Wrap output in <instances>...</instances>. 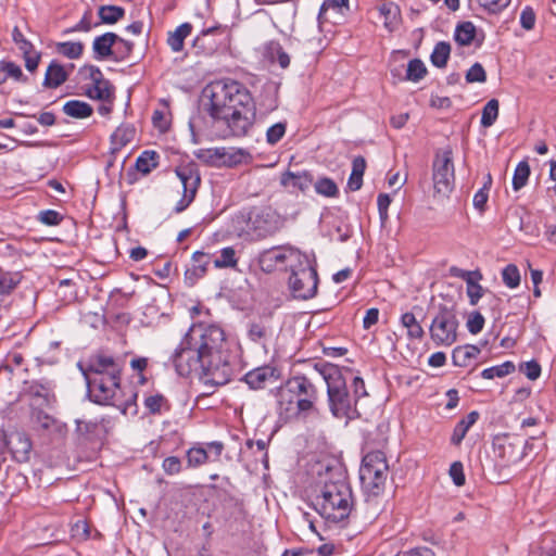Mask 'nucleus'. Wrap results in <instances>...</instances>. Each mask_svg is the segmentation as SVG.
Returning a JSON list of instances; mask_svg holds the SVG:
<instances>
[{
    "instance_id": "6",
    "label": "nucleus",
    "mask_w": 556,
    "mask_h": 556,
    "mask_svg": "<svg viewBox=\"0 0 556 556\" xmlns=\"http://www.w3.org/2000/svg\"><path fill=\"white\" fill-rule=\"evenodd\" d=\"M459 320L454 307L440 305L429 327L435 346H452L458 339Z\"/></svg>"
},
{
    "instance_id": "43",
    "label": "nucleus",
    "mask_w": 556,
    "mask_h": 556,
    "mask_svg": "<svg viewBox=\"0 0 556 556\" xmlns=\"http://www.w3.org/2000/svg\"><path fill=\"white\" fill-rule=\"evenodd\" d=\"M144 406L150 414H161L163 410H169V403L162 394H154L144 399Z\"/></svg>"
},
{
    "instance_id": "41",
    "label": "nucleus",
    "mask_w": 556,
    "mask_h": 556,
    "mask_svg": "<svg viewBox=\"0 0 556 556\" xmlns=\"http://www.w3.org/2000/svg\"><path fill=\"white\" fill-rule=\"evenodd\" d=\"M222 31L220 26H213L202 30L201 35H199L194 41L193 47L195 49H200L203 54H212L216 49V43L206 45V39L210 35H214Z\"/></svg>"
},
{
    "instance_id": "17",
    "label": "nucleus",
    "mask_w": 556,
    "mask_h": 556,
    "mask_svg": "<svg viewBox=\"0 0 556 556\" xmlns=\"http://www.w3.org/2000/svg\"><path fill=\"white\" fill-rule=\"evenodd\" d=\"M7 445L10 448L13 459L17 463H27L30 459L33 444L28 435L24 432L11 433Z\"/></svg>"
},
{
    "instance_id": "28",
    "label": "nucleus",
    "mask_w": 556,
    "mask_h": 556,
    "mask_svg": "<svg viewBox=\"0 0 556 556\" xmlns=\"http://www.w3.org/2000/svg\"><path fill=\"white\" fill-rule=\"evenodd\" d=\"M480 354V349L477 345L466 344L457 346L452 352V361L455 366L466 367L470 361Z\"/></svg>"
},
{
    "instance_id": "42",
    "label": "nucleus",
    "mask_w": 556,
    "mask_h": 556,
    "mask_svg": "<svg viewBox=\"0 0 556 556\" xmlns=\"http://www.w3.org/2000/svg\"><path fill=\"white\" fill-rule=\"evenodd\" d=\"M20 273L4 271L0 268V294L12 292L21 282Z\"/></svg>"
},
{
    "instance_id": "39",
    "label": "nucleus",
    "mask_w": 556,
    "mask_h": 556,
    "mask_svg": "<svg viewBox=\"0 0 556 556\" xmlns=\"http://www.w3.org/2000/svg\"><path fill=\"white\" fill-rule=\"evenodd\" d=\"M451 54V45L446 41L438 42L430 55V61L433 66L443 68L446 66Z\"/></svg>"
},
{
    "instance_id": "54",
    "label": "nucleus",
    "mask_w": 556,
    "mask_h": 556,
    "mask_svg": "<svg viewBox=\"0 0 556 556\" xmlns=\"http://www.w3.org/2000/svg\"><path fill=\"white\" fill-rule=\"evenodd\" d=\"M134 49V43L131 41L125 40L119 37L117 40V43L114 47L115 54H114V61L119 62L127 59Z\"/></svg>"
},
{
    "instance_id": "3",
    "label": "nucleus",
    "mask_w": 556,
    "mask_h": 556,
    "mask_svg": "<svg viewBox=\"0 0 556 556\" xmlns=\"http://www.w3.org/2000/svg\"><path fill=\"white\" fill-rule=\"evenodd\" d=\"M353 506L352 490L341 475L326 480L315 496L314 508L325 519L339 522L349 517Z\"/></svg>"
},
{
    "instance_id": "14",
    "label": "nucleus",
    "mask_w": 556,
    "mask_h": 556,
    "mask_svg": "<svg viewBox=\"0 0 556 556\" xmlns=\"http://www.w3.org/2000/svg\"><path fill=\"white\" fill-rule=\"evenodd\" d=\"M304 257L299 250L291 247H273L262 251L258 255V265L265 273H271L288 262Z\"/></svg>"
},
{
    "instance_id": "15",
    "label": "nucleus",
    "mask_w": 556,
    "mask_h": 556,
    "mask_svg": "<svg viewBox=\"0 0 556 556\" xmlns=\"http://www.w3.org/2000/svg\"><path fill=\"white\" fill-rule=\"evenodd\" d=\"M176 175L182 185V197L177 202L174 211L176 213H181L193 202L201 178L199 172L192 166H181L176 168Z\"/></svg>"
},
{
    "instance_id": "57",
    "label": "nucleus",
    "mask_w": 556,
    "mask_h": 556,
    "mask_svg": "<svg viewBox=\"0 0 556 556\" xmlns=\"http://www.w3.org/2000/svg\"><path fill=\"white\" fill-rule=\"evenodd\" d=\"M352 400L355 402L356 407H359L362 399L368 396L363 378L359 376H355L352 381Z\"/></svg>"
},
{
    "instance_id": "35",
    "label": "nucleus",
    "mask_w": 556,
    "mask_h": 556,
    "mask_svg": "<svg viewBox=\"0 0 556 556\" xmlns=\"http://www.w3.org/2000/svg\"><path fill=\"white\" fill-rule=\"evenodd\" d=\"M136 129L131 125H121L111 136L114 149H121L131 142L135 138Z\"/></svg>"
},
{
    "instance_id": "27",
    "label": "nucleus",
    "mask_w": 556,
    "mask_h": 556,
    "mask_svg": "<svg viewBox=\"0 0 556 556\" xmlns=\"http://www.w3.org/2000/svg\"><path fill=\"white\" fill-rule=\"evenodd\" d=\"M273 329L271 327L263 321H253L249 325L248 337L254 343L265 345L266 342L271 338Z\"/></svg>"
},
{
    "instance_id": "36",
    "label": "nucleus",
    "mask_w": 556,
    "mask_h": 556,
    "mask_svg": "<svg viewBox=\"0 0 556 556\" xmlns=\"http://www.w3.org/2000/svg\"><path fill=\"white\" fill-rule=\"evenodd\" d=\"M159 159L160 155L155 151L147 150L138 156L135 166L138 172L147 175L159 166Z\"/></svg>"
},
{
    "instance_id": "11",
    "label": "nucleus",
    "mask_w": 556,
    "mask_h": 556,
    "mask_svg": "<svg viewBox=\"0 0 556 556\" xmlns=\"http://www.w3.org/2000/svg\"><path fill=\"white\" fill-rule=\"evenodd\" d=\"M248 224L260 239L275 235L282 226L280 216L270 207H254L251 210Z\"/></svg>"
},
{
    "instance_id": "33",
    "label": "nucleus",
    "mask_w": 556,
    "mask_h": 556,
    "mask_svg": "<svg viewBox=\"0 0 556 556\" xmlns=\"http://www.w3.org/2000/svg\"><path fill=\"white\" fill-rule=\"evenodd\" d=\"M366 169V161L363 156L354 157L352 162V173L350 175L348 187L352 191H357L363 185V175Z\"/></svg>"
},
{
    "instance_id": "22",
    "label": "nucleus",
    "mask_w": 556,
    "mask_h": 556,
    "mask_svg": "<svg viewBox=\"0 0 556 556\" xmlns=\"http://www.w3.org/2000/svg\"><path fill=\"white\" fill-rule=\"evenodd\" d=\"M68 78V73L62 64L53 60L45 74L42 86L48 89H55L64 84Z\"/></svg>"
},
{
    "instance_id": "16",
    "label": "nucleus",
    "mask_w": 556,
    "mask_h": 556,
    "mask_svg": "<svg viewBox=\"0 0 556 556\" xmlns=\"http://www.w3.org/2000/svg\"><path fill=\"white\" fill-rule=\"evenodd\" d=\"M276 397L277 413L282 420L288 421L303 415L299 402L291 390L289 379L277 390Z\"/></svg>"
},
{
    "instance_id": "31",
    "label": "nucleus",
    "mask_w": 556,
    "mask_h": 556,
    "mask_svg": "<svg viewBox=\"0 0 556 556\" xmlns=\"http://www.w3.org/2000/svg\"><path fill=\"white\" fill-rule=\"evenodd\" d=\"M63 112L73 118H87L91 116L93 109L87 102L71 100L63 105Z\"/></svg>"
},
{
    "instance_id": "60",
    "label": "nucleus",
    "mask_w": 556,
    "mask_h": 556,
    "mask_svg": "<svg viewBox=\"0 0 556 556\" xmlns=\"http://www.w3.org/2000/svg\"><path fill=\"white\" fill-rule=\"evenodd\" d=\"M261 109H264L265 113H270L278 108V97L275 90H266L263 99L260 102Z\"/></svg>"
},
{
    "instance_id": "25",
    "label": "nucleus",
    "mask_w": 556,
    "mask_h": 556,
    "mask_svg": "<svg viewBox=\"0 0 556 556\" xmlns=\"http://www.w3.org/2000/svg\"><path fill=\"white\" fill-rule=\"evenodd\" d=\"M251 159L249 151L242 148L222 147V166L233 167Z\"/></svg>"
},
{
    "instance_id": "52",
    "label": "nucleus",
    "mask_w": 556,
    "mask_h": 556,
    "mask_svg": "<svg viewBox=\"0 0 556 556\" xmlns=\"http://www.w3.org/2000/svg\"><path fill=\"white\" fill-rule=\"evenodd\" d=\"M187 459L189 466L198 467L207 462L208 454L207 451L202 446L191 447L187 452Z\"/></svg>"
},
{
    "instance_id": "8",
    "label": "nucleus",
    "mask_w": 556,
    "mask_h": 556,
    "mask_svg": "<svg viewBox=\"0 0 556 556\" xmlns=\"http://www.w3.org/2000/svg\"><path fill=\"white\" fill-rule=\"evenodd\" d=\"M433 188L437 194L447 197L454 189L455 174L451 150L437 153L432 164Z\"/></svg>"
},
{
    "instance_id": "30",
    "label": "nucleus",
    "mask_w": 556,
    "mask_h": 556,
    "mask_svg": "<svg viewBox=\"0 0 556 556\" xmlns=\"http://www.w3.org/2000/svg\"><path fill=\"white\" fill-rule=\"evenodd\" d=\"M191 24L184 23L168 34L167 45L174 52H180L184 49V41L191 34Z\"/></svg>"
},
{
    "instance_id": "37",
    "label": "nucleus",
    "mask_w": 556,
    "mask_h": 556,
    "mask_svg": "<svg viewBox=\"0 0 556 556\" xmlns=\"http://www.w3.org/2000/svg\"><path fill=\"white\" fill-rule=\"evenodd\" d=\"M476 26L471 22H463L455 28L454 39L459 46H469L476 37Z\"/></svg>"
},
{
    "instance_id": "32",
    "label": "nucleus",
    "mask_w": 556,
    "mask_h": 556,
    "mask_svg": "<svg viewBox=\"0 0 556 556\" xmlns=\"http://www.w3.org/2000/svg\"><path fill=\"white\" fill-rule=\"evenodd\" d=\"M401 325L407 329V338L409 340H422L425 330L416 319L415 315L406 312L401 316Z\"/></svg>"
},
{
    "instance_id": "64",
    "label": "nucleus",
    "mask_w": 556,
    "mask_h": 556,
    "mask_svg": "<svg viewBox=\"0 0 556 556\" xmlns=\"http://www.w3.org/2000/svg\"><path fill=\"white\" fill-rule=\"evenodd\" d=\"M34 421L38 427L45 430L50 429L55 424L54 418L43 410H37L34 413Z\"/></svg>"
},
{
    "instance_id": "10",
    "label": "nucleus",
    "mask_w": 556,
    "mask_h": 556,
    "mask_svg": "<svg viewBox=\"0 0 556 556\" xmlns=\"http://www.w3.org/2000/svg\"><path fill=\"white\" fill-rule=\"evenodd\" d=\"M289 287L296 299L307 300L317 292L318 276L314 267L305 258V265L301 264L299 269H291Z\"/></svg>"
},
{
    "instance_id": "50",
    "label": "nucleus",
    "mask_w": 556,
    "mask_h": 556,
    "mask_svg": "<svg viewBox=\"0 0 556 556\" xmlns=\"http://www.w3.org/2000/svg\"><path fill=\"white\" fill-rule=\"evenodd\" d=\"M502 279L506 287L514 289L520 285V273L516 265L508 264L502 270Z\"/></svg>"
},
{
    "instance_id": "1",
    "label": "nucleus",
    "mask_w": 556,
    "mask_h": 556,
    "mask_svg": "<svg viewBox=\"0 0 556 556\" xmlns=\"http://www.w3.org/2000/svg\"><path fill=\"white\" fill-rule=\"evenodd\" d=\"M210 99L207 112L224 139L244 137L255 122V105L249 89L241 83L224 79L205 88Z\"/></svg>"
},
{
    "instance_id": "48",
    "label": "nucleus",
    "mask_w": 556,
    "mask_h": 556,
    "mask_svg": "<svg viewBox=\"0 0 556 556\" xmlns=\"http://www.w3.org/2000/svg\"><path fill=\"white\" fill-rule=\"evenodd\" d=\"M236 251L232 247H227L220 250L219 257L213 261L216 268L236 267L237 265Z\"/></svg>"
},
{
    "instance_id": "62",
    "label": "nucleus",
    "mask_w": 556,
    "mask_h": 556,
    "mask_svg": "<svg viewBox=\"0 0 556 556\" xmlns=\"http://www.w3.org/2000/svg\"><path fill=\"white\" fill-rule=\"evenodd\" d=\"M536 15L534 10L527 5L520 14V25L526 30H532L535 26Z\"/></svg>"
},
{
    "instance_id": "9",
    "label": "nucleus",
    "mask_w": 556,
    "mask_h": 556,
    "mask_svg": "<svg viewBox=\"0 0 556 556\" xmlns=\"http://www.w3.org/2000/svg\"><path fill=\"white\" fill-rule=\"evenodd\" d=\"M90 400L100 405L121 407L118 394L121 389V376L85 380Z\"/></svg>"
},
{
    "instance_id": "53",
    "label": "nucleus",
    "mask_w": 556,
    "mask_h": 556,
    "mask_svg": "<svg viewBox=\"0 0 556 556\" xmlns=\"http://www.w3.org/2000/svg\"><path fill=\"white\" fill-rule=\"evenodd\" d=\"M198 157L214 166H222V147L200 150Z\"/></svg>"
},
{
    "instance_id": "58",
    "label": "nucleus",
    "mask_w": 556,
    "mask_h": 556,
    "mask_svg": "<svg viewBox=\"0 0 556 556\" xmlns=\"http://www.w3.org/2000/svg\"><path fill=\"white\" fill-rule=\"evenodd\" d=\"M466 81L468 84L485 83L486 73L480 63H475L466 73Z\"/></svg>"
},
{
    "instance_id": "21",
    "label": "nucleus",
    "mask_w": 556,
    "mask_h": 556,
    "mask_svg": "<svg viewBox=\"0 0 556 556\" xmlns=\"http://www.w3.org/2000/svg\"><path fill=\"white\" fill-rule=\"evenodd\" d=\"M275 372V368L263 366L247 372L243 377V380L250 387V389L260 390L264 389L268 381L273 382L276 380L277 377Z\"/></svg>"
},
{
    "instance_id": "19",
    "label": "nucleus",
    "mask_w": 556,
    "mask_h": 556,
    "mask_svg": "<svg viewBox=\"0 0 556 556\" xmlns=\"http://www.w3.org/2000/svg\"><path fill=\"white\" fill-rule=\"evenodd\" d=\"M119 36L115 33H105L101 36L94 38L92 42V50L94 53V59L104 60L112 59L114 61L115 50L114 47L117 43Z\"/></svg>"
},
{
    "instance_id": "47",
    "label": "nucleus",
    "mask_w": 556,
    "mask_h": 556,
    "mask_svg": "<svg viewBox=\"0 0 556 556\" xmlns=\"http://www.w3.org/2000/svg\"><path fill=\"white\" fill-rule=\"evenodd\" d=\"M530 175V166L526 161L520 162L515 168L513 176V188L515 191L526 186Z\"/></svg>"
},
{
    "instance_id": "44",
    "label": "nucleus",
    "mask_w": 556,
    "mask_h": 556,
    "mask_svg": "<svg viewBox=\"0 0 556 556\" xmlns=\"http://www.w3.org/2000/svg\"><path fill=\"white\" fill-rule=\"evenodd\" d=\"M515 371V364L510 361L504 362L501 365L489 367L482 370L481 376L484 379H493L495 377H505Z\"/></svg>"
},
{
    "instance_id": "18",
    "label": "nucleus",
    "mask_w": 556,
    "mask_h": 556,
    "mask_svg": "<svg viewBox=\"0 0 556 556\" xmlns=\"http://www.w3.org/2000/svg\"><path fill=\"white\" fill-rule=\"evenodd\" d=\"M494 448L497 456L502 459L503 466L514 465L523 457V452L520 445L509 441L507 438L497 440L494 444Z\"/></svg>"
},
{
    "instance_id": "24",
    "label": "nucleus",
    "mask_w": 556,
    "mask_h": 556,
    "mask_svg": "<svg viewBox=\"0 0 556 556\" xmlns=\"http://www.w3.org/2000/svg\"><path fill=\"white\" fill-rule=\"evenodd\" d=\"M380 14L384 17V27L389 31H394L401 23V10L397 4L392 1L383 2L379 7Z\"/></svg>"
},
{
    "instance_id": "40",
    "label": "nucleus",
    "mask_w": 556,
    "mask_h": 556,
    "mask_svg": "<svg viewBox=\"0 0 556 556\" xmlns=\"http://www.w3.org/2000/svg\"><path fill=\"white\" fill-rule=\"evenodd\" d=\"M266 54L271 62H278L281 68L290 65V56L277 41H270L266 47Z\"/></svg>"
},
{
    "instance_id": "20",
    "label": "nucleus",
    "mask_w": 556,
    "mask_h": 556,
    "mask_svg": "<svg viewBox=\"0 0 556 556\" xmlns=\"http://www.w3.org/2000/svg\"><path fill=\"white\" fill-rule=\"evenodd\" d=\"M211 263V255L201 251H197L192 255V266L185 271V281L188 286L192 287L198 279L202 278L207 266Z\"/></svg>"
},
{
    "instance_id": "51",
    "label": "nucleus",
    "mask_w": 556,
    "mask_h": 556,
    "mask_svg": "<svg viewBox=\"0 0 556 556\" xmlns=\"http://www.w3.org/2000/svg\"><path fill=\"white\" fill-rule=\"evenodd\" d=\"M315 190L318 194L333 198L337 197L339 193V189L336 185V182L327 177L320 178L315 184Z\"/></svg>"
},
{
    "instance_id": "63",
    "label": "nucleus",
    "mask_w": 556,
    "mask_h": 556,
    "mask_svg": "<svg viewBox=\"0 0 556 556\" xmlns=\"http://www.w3.org/2000/svg\"><path fill=\"white\" fill-rule=\"evenodd\" d=\"M38 219L47 226H56L61 223L62 216L54 210H46L39 213Z\"/></svg>"
},
{
    "instance_id": "38",
    "label": "nucleus",
    "mask_w": 556,
    "mask_h": 556,
    "mask_svg": "<svg viewBox=\"0 0 556 556\" xmlns=\"http://www.w3.org/2000/svg\"><path fill=\"white\" fill-rule=\"evenodd\" d=\"M8 78L24 83L27 80L17 64L10 61H0V85L5 83Z\"/></svg>"
},
{
    "instance_id": "7",
    "label": "nucleus",
    "mask_w": 556,
    "mask_h": 556,
    "mask_svg": "<svg viewBox=\"0 0 556 556\" xmlns=\"http://www.w3.org/2000/svg\"><path fill=\"white\" fill-rule=\"evenodd\" d=\"M204 361L205 358L198 353V349L193 346L187 332L173 355V364L176 371L182 377H188L193 372L200 376L203 375L208 380L211 375L206 372Z\"/></svg>"
},
{
    "instance_id": "55",
    "label": "nucleus",
    "mask_w": 556,
    "mask_h": 556,
    "mask_svg": "<svg viewBox=\"0 0 556 556\" xmlns=\"http://www.w3.org/2000/svg\"><path fill=\"white\" fill-rule=\"evenodd\" d=\"M484 317L478 311L471 312L468 316L466 327L471 334H477L482 331L484 327Z\"/></svg>"
},
{
    "instance_id": "4",
    "label": "nucleus",
    "mask_w": 556,
    "mask_h": 556,
    "mask_svg": "<svg viewBox=\"0 0 556 556\" xmlns=\"http://www.w3.org/2000/svg\"><path fill=\"white\" fill-rule=\"evenodd\" d=\"M315 368L327 384L328 405L332 416L348 420L359 418L362 413L349 392L343 369L332 364H324L320 367L316 364Z\"/></svg>"
},
{
    "instance_id": "29",
    "label": "nucleus",
    "mask_w": 556,
    "mask_h": 556,
    "mask_svg": "<svg viewBox=\"0 0 556 556\" xmlns=\"http://www.w3.org/2000/svg\"><path fill=\"white\" fill-rule=\"evenodd\" d=\"M99 22L94 26L101 24L113 25L125 16V9L118 5H101L98 9Z\"/></svg>"
},
{
    "instance_id": "46",
    "label": "nucleus",
    "mask_w": 556,
    "mask_h": 556,
    "mask_svg": "<svg viewBox=\"0 0 556 556\" xmlns=\"http://www.w3.org/2000/svg\"><path fill=\"white\" fill-rule=\"evenodd\" d=\"M498 116V101L496 99H491L484 105L481 115V125L483 127H491Z\"/></svg>"
},
{
    "instance_id": "23",
    "label": "nucleus",
    "mask_w": 556,
    "mask_h": 556,
    "mask_svg": "<svg viewBox=\"0 0 556 556\" xmlns=\"http://www.w3.org/2000/svg\"><path fill=\"white\" fill-rule=\"evenodd\" d=\"M313 182V177L307 172H301V173H293V172H286L281 175L280 184L286 187H292L294 189H298L302 192L306 191Z\"/></svg>"
},
{
    "instance_id": "45",
    "label": "nucleus",
    "mask_w": 556,
    "mask_h": 556,
    "mask_svg": "<svg viewBox=\"0 0 556 556\" xmlns=\"http://www.w3.org/2000/svg\"><path fill=\"white\" fill-rule=\"evenodd\" d=\"M56 51L68 59H78L83 54L84 45L81 42H58Z\"/></svg>"
},
{
    "instance_id": "2",
    "label": "nucleus",
    "mask_w": 556,
    "mask_h": 556,
    "mask_svg": "<svg viewBox=\"0 0 556 556\" xmlns=\"http://www.w3.org/2000/svg\"><path fill=\"white\" fill-rule=\"evenodd\" d=\"M188 333L198 353L205 358L206 372L211 375L206 382L226 384L230 380L231 366L224 330L216 325L195 324L189 328Z\"/></svg>"
},
{
    "instance_id": "56",
    "label": "nucleus",
    "mask_w": 556,
    "mask_h": 556,
    "mask_svg": "<svg viewBox=\"0 0 556 556\" xmlns=\"http://www.w3.org/2000/svg\"><path fill=\"white\" fill-rule=\"evenodd\" d=\"M286 128H287V124L282 123V122L276 123L273 126H270L266 131L267 143L274 146L278 141H280V139L286 134Z\"/></svg>"
},
{
    "instance_id": "26",
    "label": "nucleus",
    "mask_w": 556,
    "mask_h": 556,
    "mask_svg": "<svg viewBox=\"0 0 556 556\" xmlns=\"http://www.w3.org/2000/svg\"><path fill=\"white\" fill-rule=\"evenodd\" d=\"M478 419L479 413L477 410L470 412L466 417L460 419L453 430L451 443L458 446L466 437L470 427L473 426Z\"/></svg>"
},
{
    "instance_id": "34",
    "label": "nucleus",
    "mask_w": 556,
    "mask_h": 556,
    "mask_svg": "<svg viewBox=\"0 0 556 556\" xmlns=\"http://www.w3.org/2000/svg\"><path fill=\"white\" fill-rule=\"evenodd\" d=\"M85 93L90 99L110 101L113 98V88L109 80L102 79L88 87Z\"/></svg>"
},
{
    "instance_id": "59",
    "label": "nucleus",
    "mask_w": 556,
    "mask_h": 556,
    "mask_svg": "<svg viewBox=\"0 0 556 556\" xmlns=\"http://www.w3.org/2000/svg\"><path fill=\"white\" fill-rule=\"evenodd\" d=\"M92 13L90 10L86 11L80 21L74 25L73 27L66 29L64 33H78V31H90L94 26V24L91 21Z\"/></svg>"
},
{
    "instance_id": "5",
    "label": "nucleus",
    "mask_w": 556,
    "mask_h": 556,
    "mask_svg": "<svg viewBox=\"0 0 556 556\" xmlns=\"http://www.w3.org/2000/svg\"><path fill=\"white\" fill-rule=\"evenodd\" d=\"M388 475L389 465L383 452L372 451L363 457L359 479L368 496L376 497L383 492Z\"/></svg>"
},
{
    "instance_id": "49",
    "label": "nucleus",
    "mask_w": 556,
    "mask_h": 556,
    "mask_svg": "<svg viewBox=\"0 0 556 556\" xmlns=\"http://www.w3.org/2000/svg\"><path fill=\"white\" fill-rule=\"evenodd\" d=\"M426 74L427 68L421 60L414 59L408 62L405 77L407 80L419 81Z\"/></svg>"
},
{
    "instance_id": "61",
    "label": "nucleus",
    "mask_w": 556,
    "mask_h": 556,
    "mask_svg": "<svg viewBox=\"0 0 556 556\" xmlns=\"http://www.w3.org/2000/svg\"><path fill=\"white\" fill-rule=\"evenodd\" d=\"M519 370L530 380H536L541 375V366L536 361L520 364Z\"/></svg>"
},
{
    "instance_id": "13",
    "label": "nucleus",
    "mask_w": 556,
    "mask_h": 556,
    "mask_svg": "<svg viewBox=\"0 0 556 556\" xmlns=\"http://www.w3.org/2000/svg\"><path fill=\"white\" fill-rule=\"evenodd\" d=\"M289 382L303 416L316 410V403L319 397L316 386L304 375L294 376L289 379Z\"/></svg>"
},
{
    "instance_id": "12",
    "label": "nucleus",
    "mask_w": 556,
    "mask_h": 556,
    "mask_svg": "<svg viewBox=\"0 0 556 556\" xmlns=\"http://www.w3.org/2000/svg\"><path fill=\"white\" fill-rule=\"evenodd\" d=\"M85 380L121 376V365L109 355L96 354L85 363H78Z\"/></svg>"
}]
</instances>
